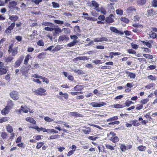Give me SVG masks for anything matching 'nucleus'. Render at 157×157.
<instances>
[{
    "instance_id": "nucleus-26",
    "label": "nucleus",
    "mask_w": 157,
    "mask_h": 157,
    "mask_svg": "<svg viewBox=\"0 0 157 157\" xmlns=\"http://www.w3.org/2000/svg\"><path fill=\"white\" fill-rule=\"evenodd\" d=\"M90 58L86 56H80L77 57L76 58L79 60H88Z\"/></svg>"
},
{
    "instance_id": "nucleus-31",
    "label": "nucleus",
    "mask_w": 157,
    "mask_h": 157,
    "mask_svg": "<svg viewBox=\"0 0 157 157\" xmlns=\"http://www.w3.org/2000/svg\"><path fill=\"white\" fill-rule=\"evenodd\" d=\"M62 48H63L60 45H57L52 50V52H57L60 50Z\"/></svg>"
},
{
    "instance_id": "nucleus-20",
    "label": "nucleus",
    "mask_w": 157,
    "mask_h": 157,
    "mask_svg": "<svg viewBox=\"0 0 157 157\" xmlns=\"http://www.w3.org/2000/svg\"><path fill=\"white\" fill-rule=\"evenodd\" d=\"M41 25H44L45 26H49L52 27L54 26L53 24L51 23L46 21H43L41 23Z\"/></svg>"
},
{
    "instance_id": "nucleus-40",
    "label": "nucleus",
    "mask_w": 157,
    "mask_h": 157,
    "mask_svg": "<svg viewBox=\"0 0 157 157\" xmlns=\"http://www.w3.org/2000/svg\"><path fill=\"white\" fill-rule=\"evenodd\" d=\"M143 55L144 57L147 59H153V57L152 55L148 54H144Z\"/></svg>"
},
{
    "instance_id": "nucleus-63",
    "label": "nucleus",
    "mask_w": 157,
    "mask_h": 157,
    "mask_svg": "<svg viewBox=\"0 0 157 157\" xmlns=\"http://www.w3.org/2000/svg\"><path fill=\"white\" fill-rule=\"evenodd\" d=\"M42 1V0H32V2L34 3L36 5H38Z\"/></svg>"
},
{
    "instance_id": "nucleus-39",
    "label": "nucleus",
    "mask_w": 157,
    "mask_h": 157,
    "mask_svg": "<svg viewBox=\"0 0 157 157\" xmlns=\"http://www.w3.org/2000/svg\"><path fill=\"white\" fill-rule=\"evenodd\" d=\"M118 119V117L117 116H115L112 117L110 118L107 120V122L117 120Z\"/></svg>"
},
{
    "instance_id": "nucleus-45",
    "label": "nucleus",
    "mask_w": 157,
    "mask_h": 157,
    "mask_svg": "<svg viewBox=\"0 0 157 157\" xmlns=\"http://www.w3.org/2000/svg\"><path fill=\"white\" fill-rule=\"evenodd\" d=\"M120 147L121 150L123 152L125 151L127 149L126 147L124 144H121Z\"/></svg>"
},
{
    "instance_id": "nucleus-56",
    "label": "nucleus",
    "mask_w": 157,
    "mask_h": 157,
    "mask_svg": "<svg viewBox=\"0 0 157 157\" xmlns=\"http://www.w3.org/2000/svg\"><path fill=\"white\" fill-rule=\"evenodd\" d=\"M48 133L51 134L57 133L58 131L54 129H48Z\"/></svg>"
},
{
    "instance_id": "nucleus-8",
    "label": "nucleus",
    "mask_w": 157,
    "mask_h": 157,
    "mask_svg": "<svg viewBox=\"0 0 157 157\" xmlns=\"http://www.w3.org/2000/svg\"><path fill=\"white\" fill-rule=\"evenodd\" d=\"M69 38L66 35H63L60 36L58 39L59 42H62L65 40L66 41H67Z\"/></svg>"
},
{
    "instance_id": "nucleus-28",
    "label": "nucleus",
    "mask_w": 157,
    "mask_h": 157,
    "mask_svg": "<svg viewBox=\"0 0 157 157\" xmlns=\"http://www.w3.org/2000/svg\"><path fill=\"white\" fill-rule=\"evenodd\" d=\"M6 128L7 131L10 133H11L13 131V129L12 127L10 125H8L6 127Z\"/></svg>"
},
{
    "instance_id": "nucleus-27",
    "label": "nucleus",
    "mask_w": 157,
    "mask_h": 157,
    "mask_svg": "<svg viewBox=\"0 0 157 157\" xmlns=\"http://www.w3.org/2000/svg\"><path fill=\"white\" fill-rule=\"evenodd\" d=\"M7 70L6 68V67H4L1 68L0 69V75H3L7 73Z\"/></svg>"
},
{
    "instance_id": "nucleus-42",
    "label": "nucleus",
    "mask_w": 157,
    "mask_h": 157,
    "mask_svg": "<svg viewBox=\"0 0 157 157\" xmlns=\"http://www.w3.org/2000/svg\"><path fill=\"white\" fill-rule=\"evenodd\" d=\"M59 136L58 134L52 135L48 138V140H51V139H55L58 138Z\"/></svg>"
},
{
    "instance_id": "nucleus-47",
    "label": "nucleus",
    "mask_w": 157,
    "mask_h": 157,
    "mask_svg": "<svg viewBox=\"0 0 157 157\" xmlns=\"http://www.w3.org/2000/svg\"><path fill=\"white\" fill-rule=\"evenodd\" d=\"M59 94L60 95H63V97L65 99H67L68 97V95L67 93L63 94L62 92H60L59 93Z\"/></svg>"
},
{
    "instance_id": "nucleus-21",
    "label": "nucleus",
    "mask_w": 157,
    "mask_h": 157,
    "mask_svg": "<svg viewBox=\"0 0 157 157\" xmlns=\"http://www.w3.org/2000/svg\"><path fill=\"white\" fill-rule=\"evenodd\" d=\"M83 88V86L80 85H78L74 87V90L75 91H81Z\"/></svg>"
},
{
    "instance_id": "nucleus-35",
    "label": "nucleus",
    "mask_w": 157,
    "mask_h": 157,
    "mask_svg": "<svg viewBox=\"0 0 157 157\" xmlns=\"http://www.w3.org/2000/svg\"><path fill=\"white\" fill-rule=\"evenodd\" d=\"M125 107L124 105H121L120 104H116L113 105H112V107L114 108H122Z\"/></svg>"
},
{
    "instance_id": "nucleus-58",
    "label": "nucleus",
    "mask_w": 157,
    "mask_h": 157,
    "mask_svg": "<svg viewBox=\"0 0 157 157\" xmlns=\"http://www.w3.org/2000/svg\"><path fill=\"white\" fill-rule=\"evenodd\" d=\"M54 21L55 23L59 25H62L64 22L63 21L59 20H54Z\"/></svg>"
},
{
    "instance_id": "nucleus-33",
    "label": "nucleus",
    "mask_w": 157,
    "mask_h": 157,
    "mask_svg": "<svg viewBox=\"0 0 157 157\" xmlns=\"http://www.w3.org/2000/svg\"><path fill=\"white\" fill-rule=\"evenodd\" d=\"M116 12L117 15L121 16L123 14V11L121 9H118L116 10Z\"/></svg>"
},
{
    "instance_id": "nucleus-5",
    "label": "nucleus",
    "mask_w": 157,
    "mask_h": 157,
    "mask_svg": "<svg viewBox=\"0 0 157 157\" xmlns=\"http://www.w3.org/2000/svg\"><path fill=\"white\" fill-rule=\"evenodd\" d=\"M113 17H114L113 15L112 14H110L109 17L105 18V22H106V24H110L114 22V20L112 18Z\"/></svg>"
},
{
    "instance_id": "nucleus-30",
    "label": "nucleus",
    "mask_w": 157,
    "mask_h": 157,
    "mask_svg": "<svg viewBox=\"0 0 157 157\" xmlns=\"http://www.w3.org/2000/svg\"><path fill=\"white\" fill-rule=\"evenodd\" d=\"M10 118L8 117H3L2 118L0 119V123H2L8 121Z\"/></svg>"
},
{
    "instance_id": "nucleus-57",
    "label": "nucleus",
    "mask_w": 157,
    "mask_h": 157,
    "mask_svg": "<svg viewBox=\"0 0 157 157\" xmlns=\"http://www.w3.org/2000/svg\"><path fill=\"white\" fill-rule=\"evenodd\" d=\"M92 5L93 6L95 7L96 8H98L99 6V4L95 1L92 2Z\"/></svg>"
},
{
    "instance_id": "nucleus-3",
    "label": "nucleus",
    "mask_w": 157,
    "mask_h": 157,
    "mask_svg": "<svg viewBox=\"0 0 157 157\" xmlns=\"http://www.w3.org/2000/svg\"><path fill=\"white\" fill-rule=\"evenodd\" d=\"M106 104V103L104 102H101L100 103L92 102L90 104V105L94 107H101L105 105Z\"/></svg>"
},
{
    "instance_id": "nucleus-34",
    "label": "nucleus",
    "mask_w": 157,
    "mask_h": 157,
    "mask_svg": "<svg viewBox=\"0 0 157 157\" xmlns=\"http://www.w3.org/2000/svg\"><path fill=\"white\" fill-rule=\"evenodd\" d=\"M105 146L106 149H109L111 150H113L115 149L114 147L113 146L108 144H106Z\"/></svg>"
},
{
    "instance_id": "nucleus-22",
    "label": "nucleus",
    "mask_w": 157,
    "mask_h": 157,
    "mask_svg": "<svg viewBox=\"0 0 157 157\" xmlns=\"http://www.w3.org/2000/svg\"><path fill=\"white\" fill-rule=\"evenodd\" d=\"M18 19V17L16 15H12L10 17L9 19L13 22L17 21Z\"/></svg>"
},
{
    "instance_id": "nucleus-50",
    "label": "nucleus",
    "mask_w": 157,
    "mask_h": 157,
    "mask_svg": "<svg viewBox=\"0 0 157 157\" xmlns=\"http://www.w3.org/2000/svg\"><path fill=\"white\" fill-rule=\"evenodd\" d=\"M138 150L140 151H144L146 150V147L143 145H140L138 147Z\"/></svg>"
},
{
    "instance_id": "nucleus-51",
    "label": "nucleus",
    "mask_w": 157,
    "mask_h": 157,
    "mask_svg": "<svg viewBox=\"0 0 157 157\" xmlns=\"http://www.w3.org/2000/svg\"><path fill=\"white\" fill-rule=\"evenodd\" d=\"M7 136V133L5 132H3L1 133V136L3 139L6 138Z\"/></svg>"
},
{
    "instance_id": "nucleus-19",
    "label": "nucleus",
    "mask_w": 157,
    "mask_h": 157,
    "mask_svg": "<svg viewBox=\"0 0 157 157\" xmlns=\"http://www.w3.org/2000/svg\"><path fill=\"white\" fill-rule=\"evenodd\" d=\"M46 55V52H42L38 55L37 58L40 59H43L45 57Z\"/></svg>"
},
{
    "instance_id": "nucleus-13",
    "label": "nucleus",
    "mask_w": 157,
    "mask_h": 157,
    "mask_svg": "<svg viewBox=\"0 0 157 157\" xmlns=\"http://www.w3.org/2000/svg\"><path fill=\"white\" fill-rule=\"evenodd\" d=\"M53 30L55 31L53 35L56 36L59 35V33H61L62 32L61 29L59 28H53Z\"/></svg>"
},
{
    "instance_id": "nucleus-32",
    "label": "nucleus",
    "mask_w": 157,
    "mask_h": 157,
    "mask_svg": "<svg viewBox=\"0 0 157 157\" xmlns=\"http://www.w3.org/2000/svg\"><path fill=\"white\" fill-rule=\"evenodd\" d=\"M149 35L150 37L153 39H155L157 37V35L156 33L152 31L150 32Z\"/></svg>"
},
{
    "instance_id": "nucleus-7",
    "label": "nucleus",
    "mask_w": 157,
    "mask_h": 157,
    "mask_svg": "<svg viewBox=\"0 0 157 157\" xmlns=\"http://www.w3.org/2000/svg\"><path fill=\"white\" fill-rule=\"evenodd\" d=\"M126 12L128 14H132L136 13V10L133 7H130L127 9Z\"/></svg>"
},
{
    "instance_id": "nucleus-4",
    "label": "nucleus",
    "mask_w": 157,
    "mask_h": 157,
    "mask_svg": "<svg viewBox=\"0 0 157 157\" xmlns=\"http://www.w3.org/2000/svg\"><path fill=\"white\" fill-rule=\"evenodd\" d=\"M24 58L23 56H21L14 63V67L17 68L20 66L23 61Z\"/></svg>"
},
{
    "instance_id": "nucleus-18",
    "label": "nucleus",
    "mask_w": 157,
    "mask_h": 157,
    "mask_svg": "<svg viewBox=\"0 0 157 157\" xmlns=\"http://www.w3.org/2000/svg\"><path fill=\"white\" fill-rule=\"evenodd\" d=\"M78 43V41L77 40H73L72 42L68 44L67 46L68 47H71L75 45Z\"/></svg>"
},
{
    "instance_id": "nucleus-25",
    "label": "nucleus",
    "mask_w": 157,
    "mask_h": 157,
    "mask_svg": "<svg viewBox=\"0 0 157 157\" xmlns=\"http://www.w3.org/2000/svg\"><path fill=\"white\" fill-rule=\"evenodd\" d=\"M141 42L144 45H146L149 48H150L152 47V44L149 42H147V40L146 41H141Z\"/></svg>"
},
{
    "instance_id": "nucleus-17",
    "label": "nucleus",
    "mask_w": 157,
    "mask_h": 157,
    "mask_svg": "<svg viewBox=\"0 0 157 157\" xmlns=\"http://www.w3.org/2000/svg\"><path fill=\"white\" fill-rule=\"evenodd\" d=\"M13 59V57L11 56H9L8 57H6L4 58V60L5 62H10Z\"/></svg>"
},
{
    "instance_id": "nucleus-2",
    "label": "nucleus",
    "mask_w": 157,
    "mask_h": 157,
    "mask_svg": "<svg viewBox=\"0 0 157 157\" xmlns=\"http://www.w3.org/2000/svg\"><path fill=\"white\" fill-rule=\"evenodd\" d=\"M17 49L18 48L17 47L13 49L12 47L10 46L9 47L8 52L9 53H12V55L13 56H15L17 53Z\"/></svg>"
},
{
    "instance_id": "nucleus-15",
    "label": "nucleus",
    "mask_w": 157,
    "mask_h": 157,
    "mask_svg": "<svg viewBox=\"0 0 157 157\" xmlns=\"http://www.w3.org/2000/svg\"><path fill=\"white\" fill-rule=\"evenodd\" d=\"M110 140L114 143H116L118 142L119 140V139L117 136L114 137H112L110 138Z\"/></svg>"
},
{
    "instance_id": "nucleus-1",
    "label": "nucleus",
    "mask_w": 157,
    "mask_h": 157,
    "mask_svg": "<svg viewBox=\"0 0 157 157\" xmlns=\"http://www.w3.org/2000/svg\"><path fill=\"white\" fill-rule=\"evenodd\" d=\"M10 95L11 98L14 100H17L18 99V94L16 91H12L10 93Z\"/></svg>"
},
{
    "instance_id": "nucleus-41",
    "label": "nucleus",
    "mask_w": 157,
    "mask_h": 157,
    "mask_svg": "<svg viewBox=\"0 0 157 157\" xmlns=\"http://www.w3.org/2000/svg\"><path fill=\"white\" fill-rule=\"evenodd\" d=\"M148 79L150 80L151 81H155L156 79V78L155 76H153L152 75H150L147 76V77Z\"/></svg>"
},
{
    "instance_id": "nucleus-49",
    "label": "nucleus",
    "mask_w": 157,
    "mask_h": 157,
    "mask_svg": "<svg viewBox=\"0 0 157 157\" xmlns=\"http://www.w3.org/2000/svg\"><path fill=\"white\" fill-rule=\"evenodd\" d=\"M44 143L43 142H38L37 144V145L36 146V148L37 149H40L41 147L44 144Z\"/></svg>"
},
{
    "instance_id": "nucleus-37",
    "label": "nucleus",
    "mask_w": 157,
    "mask_h": 157,
    "mask_svg": "<svg viewBox=\"0 0 157 157\" xmlns=\"http://www.w3.org/2000/svg\"><path fill=\"white\" fill-rule=\"evenodd\" d=\"M147 13L150 16H153L154 14L155 13L154 10L152 9L147 10Z\"/></svg>"
},
{
    "instance_id": "nucleus-46",
    "label": "nucleus",
    "mask_w": 157,
    "mask_h": 157,
    "mask_svg": "<svg viewBox=\"0 0 157 157\" xmlns=\"http://www.w3.org/2000/svg\"><path fill=\"white\" fill-rule=\"evenodd\" d=\"M127 74H128V76L130 77V78H134L136 77V75L135 74L131 72H128L127 73Z\"/></svg>"
},
{
    "instance_id": "nucleus-61",
    "label": "nucleus",
    "mask_w": 157,
    "mask_h": 157,
    "mask_svg": "<svg viewBox=\"0 0 157 157\" xmlns=\"http://www.w3.org/2000/svg\"><path fill=\"white\" fill-rule=\"evenodd\" d=\"M15 24V22H13L10 25L8 28H9V29H10V30H12L13 29L14 27Z\"/></svg>"
},
{
    "instance_id": "nucleus-23",
    "label": "nucleus",
    "mask_w": 157,
    "mask_h": 157,
    "mask_svg": "<svg viewBox=\"0 0 157 157\" xmlns=\"http://www.w3.org/2000/svg\"><path fill=\"white\" fill-rule=\"evenodd\" d=\"M9 5H10L9 8H12L14 6H16L17 5V2L14 1H13L9 2Z\"/></svg>"
},
{
    "instance_id": "nucleus-16",
    "label": "nucleus",
    "mask_w": 157,
    "mask_h": 157,
    "mask_svg": "<svg viewBox=\"0 0 157 157\" xmlns=\"http://www.w3.org/2000/svg\"><path fill=\"white\" fill-rule=\"evenodd\" d=\"M31 58H32V57L29 54H27L25 57L24 62V64L25 65H27L28 63L29 59Z\"/></svg>"
},
{
    "instance_id": "nucleus-14",
    "label": "nucleus",
    "mask_w": 157,
    "mask_h": 157,
    "mask_svg": "<svg viewBox=\"0 0 157 157\" xmlns=\"http://www.w3.org/2000/svg\"><path fill=\"white\" fill-rule=\"evenodd\" d=\"M69 115L76 117H80L82 116L81 114L75 112H70L69 113Z\"/></svg>"
},
{
    "instance_id": "nucleus-10",
    "label": "nucleus",
    "mask_w": 157,
    "mask_h": 157,
    "mask_svg": "<svg viewBox=\"0 0 157 157\" xmlns=\"http://www.w3.org/2000/svg\"><path fill=\"white\" fill-rule=\"evenodd\" d=\"M94 42H102L106 41L108 40L107 38L104 37H102L101 38H94Z\"/></svg>"
},
{
    "instance_id": "nucleus-60",
    "label": "nucleus",
    "mask_w": 157,
    "mask_h": 157,
    "mask_svg": "<svg viewBox=\"0 0 157 157\" xmlns=\"http://www.w3.org/2000/svg\"><path fill=\"white\" fill-rule=\"evenodd\" d=\"M98 19L100 21H103L105 20V17L104 15H101L98 17Z\"/></svg>"
},
{
    "instance_id": "nucleus-52",
    "label": "nucleus",
    "mask_w": 157,
    "mask_h": 157,
    "mask_svg": "<svg viewBox=\"0 0 157 157\" xmlns=\"http://www.w3.org/2000/svg\"><path fill=\"white\" fill-rule=\"evenodd\" d=\"M44 119L46 121L48 122H50L53 121L54 120V119H52L48 117H44Z\"/></svg>"
},
{
    "instance_id": "nucleus-11",
    "label": "nucleus",
    "mask_w": 157,
    "mask_h": 157,
    "mask_svg": "<svg viewBox=\"0 0 157 157\" xmlns=\"http://www.w3.org/2000/svg\"><path fill=\"white\" fill-rule=\"evenodd\" d=\"M81 130L86 134H89L91 132L90 128L88 127H85Z\"/></svg>"
},
{
    "instance_id": "nucleus-54",
    "label": "nucleus",
    "mask_w": 157,
    "mask_h": 157,
    "mask_svg": "<svg viewBox=\"0 0 157 157\" xmlns=\"http://www.w3.org/2000/svg\"><path fill=\"white\" fill-rule=\"evenodd\" d=\"M52 4L53 7L54 8H58L60 6L59 4L55 2H52Z\"/></svg>"
},
{
    "instance_id": "nucleus-24",
    "label": "nucleus",
    "mask_w": 157,
    "mask_h": 157,
    "mask_svg": "<svg viewBox=\"0 0 157 157\" xmlns=\"http://www.w3.org/2000/svg\"><path fill=\"white\" fill-rule=\"evenodd\" d=\"M25 120L33 124H35L36 123V121L32 117H27L26 118Z\"/></svg>"
},
{
    "instance_id": "nucleus-44",
    "label": "nucleus",
    "mask_w": 157,
    "mask_h": 157,
    "mask_svg": "<svg viewBox=\"0 0 157 157\" xmlns=\"http://www.w3.org/2000/svg\"><path fill=\"white\" fill-rule=\"evenodd\" d=\"M37 44L40 46H43L44 45V43L42 40H40L36 42Z\"/></svg>"
},
{
    "instance_id": "nucleus-9",
    "label": "nucleus",
    "mask_w": 157,
    "mask_h": 157,
    "mask_svg": "<svg viewBox=\"0 0 157 157\" xmlns=\"http://www.w3.org/2000/svg\"><path fill=\"white\" fill-rule=\"evenodd\" d=\"M10 112V109L8 106H6L1 112V114L3 115H6Z\"/></svg>"
},
{
    "instance_id": "nucleus-29",
    "label": "nucleus",
    "mask_w": 157,
    "mask_h": 157,
    "mask_svg": "<svg viewBox=\"0 0 157 157\" xmlns=\"http://www.w3.org/2000/svg\"><path fill=\"white\" fill-rule=\"evenodd\" d=\"M137 2L138 4L143 6L146 3V0H137Z\"/></svg>"
},
{
    "instance_id": "nucleus-43",
    "label": "nucleus",
    "mask_w": 157,
    "mask_h": 157,
    "mask_svg": "<svg viewBox=\"0 0 157 157\" xmlns=\"http://www.w3.org/2000/svg\"><path fill=\"white\" fill-rule=\"evenodd\" d=\"M121 21L126 23H128L129 22V20L125 17H122L121 18Z\"/></svg>"
},
{
    "instance_id": "nucleus-6",
    "label": "nucleus",
    "mask_w": 157,
    "mask_h": 157,
    "mask_svg": "<svg viewBox=\"0 0 157 157\" xmlns=\"http://www.w3.org/2000/svg\"><path fill=\"white\" fill-rule=\"evenodd\" d=\"M109 29L111 31L116 33L119 34L121 35H123L124 34L123 32L119 31L116 28L113 27H110Z\"/></svg>"
},
{
    "instance_id": "nucleus-38",
    "label": "nucleus",
    "mask_w": 157,
    "mask_h": 157,
    "mask_svg": "<svg viewBox=\"0 0 157 157\" xmlns=\"http://www.w3.org/2000/svg\"><path fill=\"white\" fill-rule=\"evenodd\" d=\"M132 125L134 126L137 127L139 126L140 124L137 122V120H133L131 121Z\"/></svg>"
},
{
    "instance_id": "nucleus-64",
    "label": "nucleus",
    "mask_w": 157,
    "mask_h": 157,
    "mask_svg": "<svg viewBox=\"0 0 157 157\" xmlns=\"http://www.w3.org/2000/svg\"><path fill=\"white\" fill-rule=\"evenodd\" d=\"M7 104L8 106L10 107H12L14 105L12 101L11 100H9L8 101Z\"/></svg>"
},
{
    "instance_id": "nucleus-48",
    "label": "nucleus",
    "mask_w": 157,
    "mask_h": 157,
    "mask_svg": "<svg viewBox=\"0 0 157 157\" xmlns=\"http://www.w3.org/2000/svg\"><path fill=\"white\" fill-rule=\"evenodd\" d=\"M74 30L75 32H76L78 33H80L81 30L80 29L79 26L78 25H76L74 28Z\"/></svg>"
},
{
    "instance_id": "nucleus-62",
    "label": "nucleus",
    "mask_w": 157,
    "mask_h": 157,
    "mask_svg": "<svg viewBox=\"0 0 157 157\" xmlns=\"http://www.w3.org/2000/svg\"><path fill=\"white\" fill-rule=\"evenodd\" d=\"M21 74L22 75L25 76V77H27L28 75V72L26 70H21Z\"/></svg>"
},
{
    "instance_id": "nucleus-55",
    "label": "nucleus",
    "mask_w": 157,
    "mask_h": 157,
    "mask_svg": "<svg viewBox=\"0 0 157 157\" xmlns=\"http://www.w3.org/2000/svg\"><path fill=\"white\" fill-rule=\"evenodd\" d=\"M127 52L129 54H136V52L132 49H130L127 50Z\"/></svg>"
},
{
    "instance_id": "nucleus-12",
    "label": "nucleus",
    "mask_w": 157,
    "mask_h": 157,
    "mask_svg": "<svg viewBox=\"0 0 157 157\" xmlns=\"http://www.w3.org/2000/svg\"><path fill=\"white\" fill-rule=\"evenodd\" d=\"M46 91V90L43 88H40L36 90V93L39 95H42Z\"/></svg>"
},
{
    "instance_id": "nucleus-36",
    "label": "nucleus",
    "mask_w": 157,
    "mask_h": 157,
    "mask_svg": "<svg viewBox=\"0 0 157 157\" xmlns=\"http://www.w3.org/2000/svg\"><path fill=\"white\" fill-rule=\"evenodd\" d=\"M134 102L131 101L127 100L124 103V106L125 107L126 106L127 107L129 106L131 104H133Z\"/></svg>"
},
{
    "instance_id": "nucleus-59",
    "label": "nucleus",
    "mask_w": 157,
    "mask_h": 157,
    "mask_svg": "<svg viewBox=\"0 0 157 157\" xmlns=\"http://www.w3.org/2000/svg\"><path fill=\"white\" fill-rule=\"evenodd\" d=\"M120 123L119 121H116L114 122H109L108 123V124L110 125H114L115 124H118Z\"/></svg>"
},
{
    "instance_id": "nucleus-53",
    "label": "nucleus",
    "mask_w": 157,
    "mask_h": 157,
    "mask_svg": "<svg viewBox=\"0 0 157 157\" xmlns=\"http://www.w3.org/2000/svg\"><path fill=\"white\" fill-rule=\"evenodd\" d=\"M87 138L90 140H95L98 138V136H89L87 137Z\"/></svg>"
}]
</instances>
